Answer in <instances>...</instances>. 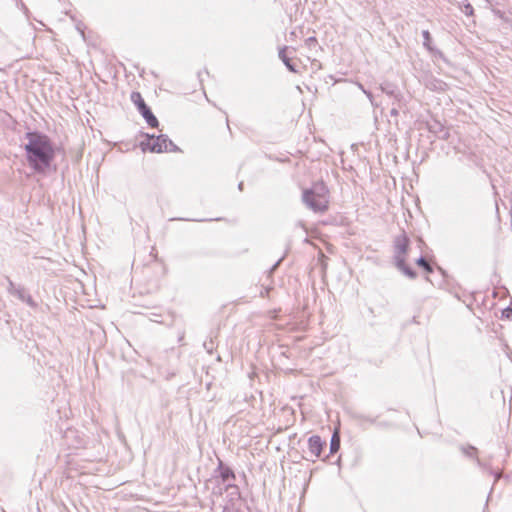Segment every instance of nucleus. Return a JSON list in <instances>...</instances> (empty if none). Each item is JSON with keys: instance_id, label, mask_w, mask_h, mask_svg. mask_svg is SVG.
I'll list each match as a JSON object with an SVG mask.
<instances>
[{"instance_id": "nucleus-1", "label": "nucleus", "mask_w": 512, "mask_h": 512, "mask_svg": "<svg viewBox=\"0 0 512 512\" xmlns=\"http://www.w3.org/2000/svg\"><path fill=\"white\" fill-rule=\"evenodd\" d=\"M24 145L27 161L36 172L45 173L54 159L55 151L47 136L39 133H27Z\"/></svg>"}, {"instance_id": "nucleus-2", "label": "nucleus", "mask_w": 512, "mask_h": 512, "mask_svg": "<svg viewBox=\"0 0 512 512\" xmlns=\"http://www.w3.org/2000/svg\"><path fill=\"white\" fill-rule=\"evenodd\" d=\"M302 199L309 209L324 213L329 206V190L323 182H317L310 189L304 190Z\"/></svg>"}, {"instance_id": "nucleus-3", "label": "nucleus", "mask_w": 512, "mask_h": 512, "mask_svg": "<svg viewBox=\"0 0 512 512\" xmlns=\"http://www.w3.org/2000/svg\"><path fill=\"white\" fill-rule=\"evenodd\" d=\"M141 146L143 151L155 153L169 152L175 149L173 142L164 135L158 137L150 136L141 143Z\"/></svg>"}, {"instance_id": "nucleus-4", "label": "nucleus", "mask_w": 512, "mask_h": 512, "mask_svg": "<svg viewBox=\"0 0 512 512\" xmlns=\"http://www.w3.org/2000/svg\"><path fill=\"white\" fill-rule=\"evenodd\" d=\"M408 238L404 235L397 237L395 241V259L397 267L401 269L410 278L415 277V273L405 265V254L408 249Z\"/></svg>"}, {"instance_id": "nucleus-5", "label": "nucleus", "mask_w": 512, "mask_h": 512, "mask_svg": "<svg viewBox=\"0 0 512 512\" xmlns=\"http://www.w3.org/2000/svg\"><path fill=\"white\" fill-rule=\"evenodd\" d=\"M322 447L323 442L319 436L314 435L308 439L309 452L314 458H318L320 456Z\"/></svg>"}, {"instance_id": "nucleus-6", "label": "nucleus", "mask_w": 512, "mask_h": 512, "mask_svg": "<svg viewBox=\"0 0 512 512\" xmlns=\"http://www.w3.org/2000/svg\"><path fill=\"white\" fill-rule=\"evenodd\" d=\"M142 116L145 118V120L147 121V123L151 126V127H156L158 125V120L156 119V117L152 114V112L150 111V109L148 107H146L145 109H143L141 112Z\"/></svg>"}, {"instance_id": "nucleus-7", "label": "nucleus", "mask_w": 512, "mask_h": 512, "mask_svg": "<svg viewBox=\"0 0 512 512\" xmlns=\"http://www.w3.org/2000/svg\"><path fill=\"white\" fill-rule=\"evenodd\" d=\"M131 100L138 107L140 112L147 107L139 92H133L131 94Z\"/></svg>"}, {"instance_id": "nucleus-8", "label": "nucleus", "mask_w": 512, "mask_h": 512, "mask_svg": "<svg viewBox=\"0 0 512 512\" xmlns=\"http://www.w3.org/2000/svg\"><path fill=\"white\" fill-rule=\"evenodd\" d=\"M339 437L337 433H335L331 439V452H336L339 449Z\"/></svg>"}, {"instance_id": "nucleus-9", "label": "nucleus", "mask_w": 512, "mask_h": 512, "mask_svg": "<svg viewBox=\"0 0 512 512\" xmlns=\"http://www.w3.org/2000/svg\"><path fill=\"white\" fill-rule=\"evenodd\" d=\"M417 264H418L419 266H422V267H423L424 269H426L428 272H431V271H432V269H431L430 265L427 263V261H426L424 258H420V259H418Z\"/></svg>"}, {"instance_id": "nucleus-10", "label": "nucleus", "mask_w": 512, "mask_h": 512, "mask_svg": "<svg viewBox=\"0 0 512 512\" xmlns=\"http://www.w3.org/2000/svg\"><path fill=\"white\" fill-rule=\"evenodd\" d=\"M286 50H287V47H284V48L280 49V51H279V57L283 62H285L288 59V57L286 56Z\"/></svg>"}, {"instance_id": "nucleus-11", "label": "nucleus", "mask_w": 512, "mask_h": 512, "mask_svg": "<svg viewBox=\"0 0 512 512\" xmlns=\"http://www.w3.org/2000/svg\"><path fill=\"white\" fill-rule=\"evenodd\" d=\"M464 12H465V14H467V15H472V13H473V7H472L470 4L466 5V6H465V10H464Z\"/></svg>"}, {"instance_id": "nucleus-12", "label": "nucleus", "mask_w": 512, "mask_h": 512, "mask_svg": "<svg viewBox=\"0 0 512 512\" xmlns=\"http://www.w3.org/2000/svg\"><path fill=\"white\" fill-rule=\"evenodd\" d=\"M284 64L286 65V67H287L290 71H292V72H294V71H295L294 67L290 64V60H289V58L284 62Z\"/></svg>"}, {"instance_id": "nucleus-13", "label": "nucleus", "mask_w": 512, "mask_h": 512, "mask_svg": "<svg viewBox=\"0 0 512 512\" xmlns=\"http://www.w3.org/2000/svg\"><path fill=\"white\" fill-rule=\"evenodd\" d=\"M284 64L286 65V67H287L290 71H292V72H294V71H295L294 67L290 64V60H289V58L284 62Z\"/></svg>"}, {"instance_id": "nucleus-14", "label": "nucleus", "mask_w": 512, "mask_h": 512, "mask_svg": "<svg viewBox=\"0 0 512 512\" xmlns=\"http://www.w3.org/2000/svg\"><path fill=\"white\" fill-rule=\"evenodd\" d=\"M423 36H424V38H425V40H426V41H429V39H430V34H429V32H428V31H424V32H423Z\"/></svg>"}, {"instance_id": "nucleus-15", "label": "nucleus", "mask_w": 512, "mask_h": 512, "mask_svg": "<svg viewBox=\"0 0 512 512\" xmlns=\"http://www.w3.org/2000/svg\"><path fill=\"white\" fill-rule=\"evenodd\" d=\"M308 43H312V42H316V39L314 37H310L308 40H307Z\"/></svg>"}, {"instance_id": "nucleus-16", "label": "nucleus", "mask_w": 512, "mask_h": 512, "mask_svg": "<svg viewBox=\"0 0 512 512\" xmlns=\"http://www.w3.org/2000/svg\"><path fill=\"white\" fill-rule=\"evenodd\" d=\"M364 94H366L369 98H371V94L367 92L366 90H363Z\"/></svg>"}, {"instance_id": "nucleus-17", "label": "nucleus", "mask_w": 512, "mask_h": 512, "mask_svg": "<svg viewBox=\"0 0 512 512\" xmlns=\"http://www.w3.org/2000/svg\"><path fill=\"white\" fill-rule=\"evenodd\" d=\"M391 113H392V114H394V115H396V114H397V111L393 109Z\"/></svg>"}]
</instances>
